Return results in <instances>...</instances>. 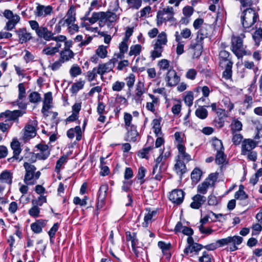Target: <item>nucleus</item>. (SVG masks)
<instances>
[{
  "label": "nucleus",
  "mask_w": 262,
  "mask_h": 262,
  "mask_svg": "<svg viewBox=\"0 0 262 262\" xmlns=\"http://www.w3.org/2000/svg\"><path fill=\"white\" fill-rule=\"evenodd\" d=\"M219 66L222 69H225L223 73V77L226 79H230L232 76V68L233 62L232 57L229 52L222 50L219 53Z\"/></svg>",
  "instance_id": "obj_1"
},
{
  "label": "nucleus",
  "mask_w": 262,
  "mask_h": 262,
  "mask_svg": "<svg viewBox=\"0 0 262 262\" xmlns=\"http://www.w3.org/2000/svg\"><path fill=\"white\" fill-rule=\"evenodd\" d=\"M243 238L242 237L234 235L219 239L216 241V243L219 244V247L228 245V250L233 252L238 249L237 246L239 245L243 242Z\"/></svg>",
  "instance_id": "obj_2"
},
{
  "label": "nucleus",
  "mask_w": 262,
  "mask_h": 262,
  "mask_svg": "<svg viewBox=\"0 0 262 262\" xmlns=\"http://www.w3.org/2000/svg\"><path fill=\"white\" fill-rule=\"evenodd\" d=\"M258 17V14L253 8H249L244 10L241 16L243 28L245 29L250 28L256 22Z\"/></svg>",
  "instance_id": "obj_3"
},
{
  "label": "nucleus",
  "mask_w": 262,
  "mask_h": 262,
  "mask_svg": "<svg viewBox=\"0 0 262 262\" xmlns=\"http://www.w3.org/2000/svg\"><path fill=\"white\" fill-rule=\"evenodd\" d=\"M174 14V12L172 7L167 6L162 10H159L157 15V26H160L167 21L174 23L176 21L173 17Z\"/></svg>",
  "instance_id": "obj_4"
},
{
  "label": "nucleus",
  "mask_w": 262,
  "mask_h": 262,
  "mask_svg": "<svg viewBox=\"0 0 262 262\" xmlns=\"http://www.w3.org/2000/svg\"><path fill=\"white\" fill-rule=\"evenodd\" d=\"M216 179V174L214 173L210 174L208 178L198 186V192L205 194L208 189H212L214 187Z\"/></svg>",
  "instance_id": "obj_5"
},
{
  "label": "nucleus",
  "mask_w": 262,
  "mask_h": 262,
  "mask_svg": "<svg viewBox=\"0 0 262 262\" xmlns=\"http://www.w3.org/2000/svg\"><path fill=\"white\" fill-rule=\"evenodd\" d=\"M24 166L25 169L26 173L24 177V182L27 185H34L36 184L34 179V174L36 170L35 166L28 162H25Z\"/></svg>",
  "instance_id": "obj_6"
},
{
  "label": "nucleus",
  "mask_w": 262,
  "mask_h": 262,
  "mask_svg": "<svg viewBox=\"0 0 262 262\" xmlns=\"http://www.w3.org/2000/svg\"><path fill=\"white\" fill-rule=\"evenodd\" d=\"M232 51L239 58L246 54L243 45V40L239 37H232Z\"/></svg>",
  "instance_id": "obj_7"
},
{
  "label": "nucleus",
  "mask_w": 262,
  "mask_h": 262,
  "mask_svg": "<svg viewBox=\"0 0 262 262\" xmlns=\"http://www.w3.org/2000/svg\"><path fill=\"white\" fill-rule=\"evenodd\" d=\"M188 49L192 53V58L193 59L198 58L202 53L203 44L194 39L192 40L189 46Z\"/></svg>",
  "instance_id": "obj_8"
},
{
  "label": "nucleus",
  "mask_w": 262,
  "mask_h": 262,
  "mask_svg": "<svg viewBox=\"0 0 262 262\" xmlns=\"http://www.w3.org/2000/svg\"><path fill=\"white\" fill-rule=\"evenodd\" d=\"M212 27L210 25L204 24L196 33V36L194 40L203 44L204 39L210 37Z\"/></svg>",
  "instance_id": "obj_9"
},
{
  "label": "nucleus",
  "mask_w": 262,
  "mask_h": 262,
  "mask_svg": "<svg viewBox=\"0 0 262 262\" xmlns=\"http://www.w3.org/2000/svg\"><path fill=\"white\" fill-rule=\"evenodd\" d=\"M53 12V8L51 6H44L37 4L34 14L37 17H45L51 14Z\"/></svg>",
  "instance_id": "obj_10"
},
{
  "label": "nucleus",
  "mask_w": 262,
  "mask_h": 262,
  "mask_svg": "<svg viewBox=\"0 0 262 262\" xmlns=\"http://www.w3.org/2000/svg\"><path fill=\"white\" fill-rule=\"evenodd\" d=\"M257 143L252 139L244 140L242 144V154L244 155L248 154L257 146Z\"/></svg>",
  "instance_id": "obj_11"
},
{
  "label": "nucleus",
  "mask_w": 262,
  "mask_h": 262,
  "mask_svg": "<svg viewBox=\"0 0 262 262\" xmlns=\"http://www.w3.org/2000/svg\"><path fill=\"white\" fill-rule=\"evenodd\" d=\"M15 33L18 35L19 42L20 43H26L32 38L31 33L29 32L25 28L16 30Z\"/></svg>",
  "instance_id": "obj_12"
},
{
  "label": "nucleus",
  "mask_w": 262,
  "mask_h": 262,
  "mask_svg": "<svg viewBox=\"0 0 262 262\" xmlns=\"http://www.w3.org/2000/svg\"><path fill=\"white\" fill-rule=\"evenodd\" d=\"M166 81L167 82L168 86H174L180 81V77L177 75L174 70H170L167 73Z\"/></svg>",
  "instance_id": "obj_13"
},
{
  "label": "nucleus",
  "mask_w": 262,
  "mask_h": 262,
  "mask_svg": "<svg viewBox=\"0 0 262 262\" xmlns=\"http://www.w3.org/2000/svg\"><path fill=\"white\" fill-rule=\"evenodd\" d=\"M35 125H36L35 122L32 121L25 126L24 136L25 139L34 137L36 136Z\"/></svg>",
  "instance_id": "obj_14"
},
{
  "label": "nucleus",
  "mask_w": 262,
  "mask_h": 262,
  "mask_svg": "<svg viewBox=\"0 0 262 262\" xmlns=\"http://www.w3.org/2000/svg\"><path fill=\"white\" fill-rule=\"evenodd\" d=\"M47 220L40 219L36 220L35 222L31 224V230L35 233H40L42 232V228L46 225Z\"/></svg>",
  "instance_id": "obj_15"
},
{
  "label": "nucleus",
  "mask_w": 262,
  "mask_h": 262,
  "mask_svg": "<svg viewBox=\"0 0 262 262\" xmlns=\"http://www.w3.org/2000/svg\"><path fill=\"white\" fill-rule=\"evenodd\" d=\"M114 67V64L111 60L104 64H100L97 68V73L100 75L101 78H102L103 75L112 71Z\"/></svg>",
  "instance_id": "obj_16"
},
{
  "label": "nucleus",
  "mask_w": 262,
  "mask_h": 262,
  "mask_svg": "<svg viewBox=\"0 0 262 262\" xmlns=\"http://www.w3.org/2000/svg\"><path fill=\"white\" fill-rule=\"evenodd\" d=\"M177 148L179 151V155L178 156V159H180L181 161H184L186 162H188L191 160V156L186 152L185 147L184 145L181 144H178Z\"/></svg>",
  "instance_id": "obj_17"
},
{
  "label": "nucleus",
  "mask_w": 262,
  "mask_h": 262,
  "mask_svg": "<svg viewBox=\"0 0 262 262\" xmlns=\"http://www.w3.org/2000/svg\"><path fill=\"white\" fill-rule=\"evenodd\" d=\"M11 147L13 150V156L8 159L9 162H12L13 159L17 160L18 159V156L21 152L20 143L17 140H13L11 143Z\"/></svg>",
  "instance_id": "obj_18"
},
{
  "label": "nucleus",
  "mask_w": 262,
  "mask_h": 262,
  "mask_svg": "<svg viewBox=\"0 0 262 262\" xmlns=\"http://www.w3.org/2000/svg\"><path fill=\"white\" fill-rule=\"evenodd\" d=\"M37 36L40 38H43L47 41L52 40L54 33L48 30V28L45 27H40V30L37 32Z\"/></svg>",
  "instance_id": "obj_19"
},
{
  "label": "nucleus",
  "mask_w": 262,
  "mask_h": 262,
  "mask_svg": "<svg viewBox=\"0 0 262 262\" xmlns=\"http://www.w3.org/2000/svg\"><path fill=\"white\" fill-rule=\"evenodd\" d=\"M24 113V112L19 110H15L12 112L7 110L5 113H1L0 114V117L5 115L6 117H8L10 120H15L18 117L21 116Z\"/></svg>",
  "instance_id": "obj_20"
},
{
  "label": "nucleus",
  "mask_w": 262,
  "mask_h": 262,
  "mask_svg": "<svg viewBox=\"0 0 262 262\" xmlns=\"http://www.w3.org/2000/svg\"><path fill=\"white\" fill-rule=\"evenodd\" d=\"M104 15V12H94L92 14V16L91 17H87L86 14L84 17V20H89V21L91 24H93L97 22L98 20H100V21H103V16Z\"/></svg>",
  "instance_id": "obj_21"
},
{
  "label": "nucleus",
  "mask_w": 262,
  "mask_h": 262,
  "mask_svg": "<svg viewBox=\"0 0 262 262\" xmlns=\"http://www.w3.org/2000/svg\"><path fill=\"white\" fill-rule=\"evenodd\" d=\"M217 113H220V116H218V117L214 120V125L217 128H221L224 125L225 119L226 117L225 111L220 109L217 112Z\"/></svg>",
  "instance_id": "obj_22"
},
{
  "label": "nucleus",
  "mask_w": 262,
  "mask_h": 262,
  "mask_svg": "<svg viewBox=\"0 0 262 262\" xmlns=\"http://www.w3.org/2000/svg\"><path fill=\"white\" fill-rule=\"evenodd\" d=\"M203 248V246L200 244L195 243L192 245H188L184 250V253L186 255H188L189 253L195 252L198 253Z\"/></svg>",
  "instance_id": "obj_23"
},
{
  "label": "nucleus",
  "mask_w": 262,
  "mask_h": 262,
  "mask_svg": "<svg viewBox=\"0 0 262 262\" xmlns=\"http://www.w3.org/2000/svg\"><path fill=\"white\" fill-rule=\"evenodd\" d=\"M215 161L217 164L222 165L221 169H223L224 165L227 164L226 156L225 155L224 151L216 152Z\"/></svg>",
  "instance_id": "obj_24"
},
{
  "label": "nucleus",
  "mask_w": 262,
  "mask_h": 262,
  "mask_svg": "<svg viewBox=\"0 0 262 262\" xmlns=\"http://www.w3.org/2000/svg\"><path fill=\"white\" fill-rule=\"evenodd\" d=\"M75 10L74 6H72L68 10L67 15L65 22L68 25H70L75 21Z\"/></svg>",
  "instance_id": "obj_25"
},
{
  "label": "nucleus",
  "mask_w": 262,
  "mask_h": 262,
  "mask_svg": "<svg viewBox=\"0 0 262 262\" xmlns=\"http://www.w3.org/2000/svg\"><path fill=\"white\" fill-rule=\"evenodd\" d=\"M127 130V140L129 141L135 142L137 140L136 137L138 133L136 130V127L135 125H131Z\"/></svg>",
  "instance_id": "obj_26"
},
{
  "label": "nucleus",
  "mask_w": 262,
  "mask_h": 262,
  "mask_svg": "<svg viewBox=\"0 0 262 262\" xmlns=\"http://www.w3.org/2000/svg\"><path fill=\"white\" fill-rule=\"evenodd\" d=\"M19 16L17 14H15L14 17L12 19L9 20L6 23L5 29L7 31L12 30L15 28L16 25L19 21Z\"/></svg>",
  "instance_id": "obj_27"
},
{
  "label": "nucleus",
  "mask_w": 262,
  "mask_h": 262,
  "mask_svg": "<svg viewBox=\"0 0 262 262\" xmlns=\"http://www.w3.org/2000/svg\"><path fill=\"white\" fill-rule=\"evenodd\" d=\"M174 168L176 172L180 176L183 175L186 172V166L183 161L180 159H177V161L174 165Z\"/></svg>",
  "instance_id": "obj_28"
},
{
  "label": "nucleus",
  "mask_w": 262,
  "mask_h": 262,
  "mask_svg": "<svg viewBox=\"0 0 262 262\" xmlns=\"http://www.w3.org/2000/svg\"><path fill=\"white\" fill-rule=\"evenodd\" d=\"M193 201L190 204V207L198 209L206 202V198H192Z\"/></svg>",
  "instance_id": "obj_29"
},
{
  "label": "nucleus",
  "mask_w": 262,
  "mask_h": 262,
  "mask_svg": "<svg viewBox=\"0 0 262 262\" xmlns=\"http://www.w3.org/2000/svg\"><path fill=\"white\" fill-rule=\"evenodd\" d=\"M230 127L231 133L234 134V133H237L242 129L243 124L237 119H234L230 124Z\"/></svg>",
  "instance_id": "obj_30"
},
{
  "label": "nucleus",
  "mask_w": 262,
  "mask_h": 262,
  "mask_svg": "<svg viewBox=\"0 0 262 262\" xmlns=\"http://www.w3.org/2000/svg\"><path fill=\"white\" fill-rule=\"evenodd\" d=\"M60 59L63 60V61L64 62L65 61H68L73 58L74 54L73 51L69 49L66 48L60 52Z\"/></svg>",
  "instance_id": "obj_31"
},
{
  "label": "nucleus",
  "mask_w": 262,
  "mask_h": 262,
  "mask_svg": "<svg viewBox=\"0 0 262 262\" xmlns=\"http://www.w3.org/2000/svg\"><path fill=\"white\" fill-rule=\"evenodd\" d=\"M0 182L8 184L12 183V174L9 171H4L0 174Z\"/></svg>",
  "instance_id": "obj_32"
},
{
  "label": "nucleus",
  "mask_w": 262,
  "mask_h": 262,
  "mask_svg": "<svg viewBox=\"0 0 262 262\" xmlns=\"http://www.w3.org/2000/svg\"><path fill=\"white\" fill-rule=\"evenodd\" d=\"M157 213V210L149 211L148 213L146 214L144 217V222L143 223V226L147 227L149 223L151 222L152 217L156 215Z\"/></svg>",
  "instance_id": "obj_33"
},
{
  "label": "nucleus",
  "mask_w": 262,
  "mask_h": 262,
  "mask_svg": "<svg viewBox=\"0 0 262 262\" xmlns=\"http://www.w3.org/2000/svg\"><path fill=\"white\" fill-rule=\"evenodd\" d=\"M167 42L166 34L164 32L160 33L155 44H158L159 46L163 47Z\"/></svg>",
  "instance_id": "obj_34"
},
{
  "label": "nucleus",
  "mask_w": 262,
  "mask_h": 262,
  "mask_svg": "<svg viewBox=\"0 0 262 262\" xmlns=\"http://www.w3.org/2000/svg\"><path fill=\"white\" fill-rule=\"evenodd\" d=\"M195 115L201 119H205L208 116V111L203 106H199L195 112Z\"/></svg>",
  "instance_id": "obj_35"
},
{
  "label": "nucleus",
  "mask_w": 262,
  "mask_h": 262,
  "mask_svg": "<svg viewBox=\"0 0 262 262\" xmlns=\"http://www.w3.org/2000/svg\"><path fill=\"white\" fill-rule=\"evenodd\" d=\"M163 47L159 46L158 44L154 45V50L151 52V56L152 59L160 57L162 55Z\"/></svg>",
  "instance_id": "obj_36"
},
{
  "label": "nucleus",
  "mask_w": 262,
  "mask_h": 262,
  "mask_svg": "<svg viewBox=\"0 0 262 262\" xmlns=\"http://www.w3.org/2000/svg\"><path fill=\"white\" fill-rule=\"evenodd\" d=\"M212 146L214 147L216 152L224 151V148L221 140L217 138L212 140Z\"/></svg>",
  "instance_id": "obj_37"
},
{
  "label": "nucleus",
  "mask_w": 262,
  "mask_h": 262,
  "mask_svg": "<svg viewBox=\"0 0 262 262\" xmlns=\"http://www.w3.org/2000/svg\"><path fill=\"white\" fill-rule=\"evenodd\" d=\"M117 19V16L115 13L110 11L104 12V15L103 16V21L107 20L110 23H113Z\"/></svg>",
  "instance_id": "obj_38"
},
{
  "label": "nucleus",
  "mask_w": 262,
  "mask_h": 262,
  "mask_svg": "<svg viewBox=\"0 0 262 262\" xmlns=\"http://www.w3.org/2000/svg\"><path fill=\"white\" fill-rule=\"evenodd\" d=\"M201 175V170L199 168H195L191 172V178L193 182L197 183L200 180Z\"/></svg>",
  "instance_id": "obj_39"
},
{
  "label": "nucleus",
  "mask_w": 262,
  "mask_h": 262,
  "mask_svg": "<svg viewBox=\"0 0 262 262\" xmlns=\"http://www.w3.org/2000/svg\"><path fill=\"white\" fill-rule=\"evenodd\" d=\"M145 93L144 83L139 81L136 87V96L139 98Z\"/></svg>",
  "instance_id": "obj_40"
},
{
  "label": "nucleus",
  "mask_w": 262,
  "mask_h": 262,
  "mask_svg": "<svg viewBox=\"0 0 262 262\" xmlns=\"http://www.w3.org/2000/svg\"><path fill=\"white\" fill-rule=\"evenodd\" d=\"M252 37L255 42V45L258 46L260 41L262 40V29L259 28L256 30L252 35Z\"/></svg>",
  "instance_id": "obj_41"
},
{
  "label": "nucleus",
  "mask_w": 262,
  "mask_h": 262,
  "mask_svg": "<svg viewBox=\"0 0 262 262\" xmlns=\"http://www.w3.org/2000/svg\"><path fill=\"white\" fill-rule=\"evenodd\" d=\"M96 53L100 58H105L107 55L106 47L103 45L100 46L97 49Z\"/></svg>",
  "instance_id": "obj_42"
},
{
  "label": "nucleus",
  "mask_w": 262,
  "mask_h": 262,
  "mask_svg": "<svg viewBox=\"0 0 262 262\" xmlns=\"http://www.w3.org/2000/svg\"><path fill=\"white\" fill-rule=\"evenodd\" d=\"M46 202V198H34L32 200V204L33 206L39 207V206H41Z\"/></svg>",
  "instance_id": "obj_43"
},
{
  "label": "nucleus",
  "mask_w": 262,
  "mask_h": 262,
  "mask_svg": "<svg viewBox=\"0 0 262 262\" xmlns=\"http://www.w3.org/2000/svg\"><path fill=\"white\" fill-rule=\"evenodd\" d=\"M84 84V81H80L74 83L71 88V92L72 93H76L79 90L83 88Z\"/></svg>",
  "instance_id": "obj_44"
},
{
  "label": "nucleus",
  "mask_w": 262,
  "mask_h": 262,
  "mask_svg": "<svg viewBox=\"0 0 262 262\" xmlns=\"http://www.w3.org/2000/svg\"><path fill=\"white\" fill-rule=\"evenodd\" d=\"M29 101L32 103H37L41 100L40 94L37 92H34L31 93L29 96Z\"/></svg>",
  "instance_id": "obj_45"
},
{
  "label": "nucleus",
  "mask_w": 262,
  "mask_h": 262,
  "mask_svg": "<svg viewBox=\"0 0 262 262\" xmlns=\"http://www.w3.org/2000/svg\"><path fill=\"white\" fill-rule=\"evenodd\" d=\"M126 84L128 87L129 90L133 88L135 81V76L134 74H130L129 75L125 78Z\"/></svg>",
  "instance_id": "obj_46"
},
{
  "label": "nucleus",
  "mask_w": 262,
  "mask_h": 262,
  "mask_svg": "<svg viewBox=\"0 0 262 262\" xmlns=\"http://www.w3.org/2000/svg\"><path fill=\"white\" fill-rule=\"evenodd\" d=\"M141 46L139 45H136L130 47L129 55H139L141 51Z\"/></svg>",
  "instance_id": "obj_47"
},
{
  "label": "nucleus",
  "mask_w": 262,
  "mask_h": 262,
  "mask_svg": "<svg viewBox=\"0 0 262 262\" xmlns=\"http://www.w3.org/2000/svg\"><path fill=\"white\" fill-rule=\"evenodd\" d=\"M67 161V156H63L61 157L56 162V165L55 167V170L57 172H59L62 166Z\"/></svg>",
  "instance_id": "obj_48"
},
{
  "label": "nucleus",
  "mask_w": 262,
  "mask_h": 262,
  "mask_svg": "<svg viewBox=\"0 0 262 262\" xmlns=\"http://www.w3.org/2000/svg\"><path fill=\"white\" fill-rule=\"evenodd\" d=\"M126 2L130 8L137 9L140 7L142 4L141 0H127Z\"/></svg>",
  "instance_id": "obj_49"
},
{
  "label": "nucleus",
  "mask_w": 262,
  "mask_h": 262,
  "mask_svg": "<svg viewBox=\"0 0 262 262\" xmlns=\"http://www.w3.org/2000/svg\"><path fill=\"white\" fill-rule=\"evenodd\" d=\"M193 95L192 92H188L184 98V102L186 105L190 106L193 104Z\"/></svg>",
  "instance_id": "obj_50"
},
{
  "label": "nucleus",
  "mask_w": 262,
  "mask_h": 262,
  "mask_svg": "<svg viewBox=\"0 0 262 262\" xmlns=\"http://www.w3.org/2000/svg\"><path fill=\"white\" fill-rule=\"evenodd\" d=\"M40 209L39 207L32 206L28 211L29 215L33 217H37L39 216Z\"/></svg>",
  "instance_id": "obj_51"
},
{
  "label": "nucleus",
  "mask_w": 262,
  "mask_h": 262,
  "mask_svg": "<svg viewBox=\"0 0 262 262\" xmlns=\"http://www.w3.org/2000/svg\"><path fill=\"white\" fill-rule=\"evenodd\" d=\"M233 137L232 139V142L235 145H239L243 139V136L241 134L238 133H234L232 134Z\"/></svg>",
  "instance_id": "obj_52"
},
{
  "label": "nucleus",
  "mask_w": 262,
  "mask_h": 262,
  "mask_svg": "<svg viewBox=\"0 0 262 262\" xmlns=\"http://www.w3.org/2000/svg\"><path fill=\"white\" fill-rule=\"evenodd\" d=\"M125 86V83L123 82L116 81L113 86L112 89L114 91L119 92L121 91Z\"/></svg>",
  "instance_id": "obj_53"
},
{
  "label": "nucleus",
  "mask_w": 262,
  "mask_h": 262,
  "mask_svg": "<svg viewBox=\"0 0 262 262\" xmlns=\"http://www.w3.org/2000/svg\"><path fill=\"white\" fill-rule=\"evenodd\" d=\"M199 262H211V256L206 251L203 252L202 256L199 258Z\"/></svg>",
  "instance_id": "obj_54"
},
{
  "label": "nucleus",
  "mask_w": 262,
  "mask_h": 262,
  "mask_svg": "<svg viewBox=\"0 0 262 262\" xmlns=\"http://www.w3.org/2000/svg\"><path fill=\"white\" fill-rule=\"evenodd\" d=\"M132 116L128 113H125L124 116V120L125 122V125L126 126V129H128V127L132 125L131 124V121L132 120Z\"/></svg>",
  "instance_id": "obj_55"
},
{
  "label": "nucleus",
  "mask_w": 262,
  "mask_h": 262,
  "mask_svg": "<svg viewBox=\"0 0 262 262\" xmlns=\"http://www.w3.org/2000/svg\"><path fill=\"white\" fill-rule=\"evenodd\" d=\"M158 66L161 70H167L169 67V62L167 59H162L158 62Z\"/></svg>",
  "instance_id": "obj_56"
},
{
  "label": "nucleus",
  "mask_w": 262,
  "mask_h": 262,
  "mask_svg": "<svg viewBox=\"0 0 262 262\" xmlns=\"http://www.w3.org/2000/svg\"><path fill=\"white\" fill-rule=\"evenodd\" d=\"M18 100L23 99L26 96V90L24 83H21L18 84Z\"/></svg>",
  "instance_id": "obj_57"
},
{
  "label": "nucleus",
  "mask_w": 262,
  "mask_h": 262,
  "mask_svg": "<svg viewBox=\"0 0 262 262\" xmlns=\"http://www.w3.org/2000/svg\"><path fill=\"white\" fill-rule=\"evenodd\" d=\"M97 74V68H94L92 71H88L87 73L88 81L91 82L94 80Z\"/></svg>",
  "instance_id": "obj_58"
},
{
  "label": "nucleus",
  "mask_w": 262,
  "mask_h": 262,
  "mask_svg": "<svg viewBox=\"0 0 262 262\" xmlns=\"http://www.w3.org/2000/svg\"><path fill=\"white\" fill-rule=\"evenodd\" d=\"M70 74L72 77H76L77 75L80 74L81 70L78 66H74L70 69Z\"/></svg>",
  "instance_id": "obj_59"
},
{
  "label": "nucleus",
  "mask_w": 262,
  "mask_h": 262,
  "mask_svg": "<svg viewBox=\"0 0 262 262\" xmlns=\"http://www.w3.org/2000/svg\"><path fill=\"white\" fill-rule=\"evenodd\" d=\"M59 228V224L55 223L48 232L49 235L51 238L54 237L55 234Z\"/></svg>",
  "instance_id": "obj_60"
},
{
  "label": "nucleus",
  "mask_w": 262,
  "mask_h": 262,
  "mask_svg": "<svg viewBox=\"0 0 262 262\" xmlns=\"http://www.w3.org/2000/svg\"><path fill=\"white\" fill-rule=\"evenodd\" d=\"M170 196H184L185 192L180 189H176L170 192Z\"/></svg>",
  "instance_id": "obj_61"
},
{
  "label": "nucleus",
  "mask_w": 262,
  "mask_h": 262,
  "mask_svg": "<svg viewBox=\"0 0 262 262\" xmlns=\"http://www.w3.org/2000/svg\"><path fill=\"white\" fill-rule=\"evenodd\" d=\"M252 228L253 229V231L252 233V235H255L259 234V233L262 230V227L259 223L255 224L253 225Z\"/></svg>",
  "instance_id": "obj_62"
},
{
  "label": "nucleus",
  "mask_w": 262,
  "mask_h": 262,
  "mask_svg": "<svg viewBox=\"0 0 262 262\" xmlns=\"http://www.w3.org/2000/svg\"><path fill=\"white\" fill-rule=\"evenodd\" d=\"M29 24L31 28V29L35 31L36 34H37L38 31L40 30V27L39 26V24L36 20H30L29 21Z\"/></svg>",
  "instance_id": "obj_63"
},
{
  "label": "nucleus",
  "mask_w": 262,
  "mask_h": 262,
  "mask_svg": "<svg viewBox=\"0 0 262 262\" xmlns=\"http://www.w3.org/2000/svg\"><path fill=\"white\" fill-rule=\"evenodd\" d=\"M197 72L195 69H189L186 74V77L191 80H194L196 75Z\"/></svg>",
  "instance_id": "obj_64"
}]
</instances>
